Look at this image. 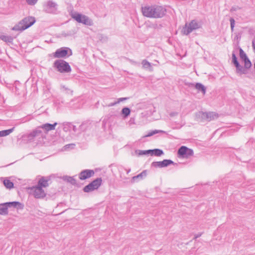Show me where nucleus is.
Returning <instances> with one entry per match:
<instances>
[{
	"label": "nucleus",
	"mask_w": 255,
	"mask_h": 255,
	"mask_svg": "<svg viewBox=\"0 0 255 255\" xmlns=\"http://www.w3.org/2000/svg\"><path fill=\"white\" fill-rule=\"evenodd\" d=\"M141 11L143 15L147 17L159 18L165 15L166 9L162 6L151 5L142 7Z\"/></svg>",
	"instance_id": "1"
},
{
	"label": "nucleus",
	"mask_w": 255,
	"mask_h": 255,
	"mask_svg": "<svg viewBox=\"0 0 255 255\" xmlns=\"http://www.w3.org/2000/svg\"><path fill=\"white\" fill-rule=\"evenodd\" d=\"M35 22V17L27 16L21 21L18 24L12 27V30L14 31H22L32 25Z\"/></svg>",
	"instance_id": "2"
},
{
	"label": "nucleus",
	"mask_w": 255,
	"mask_h": 255,
	"mask_svg": "<svg viewBox=\"0 0 255 255\" xmlns=\"http://www.w3.org/2000/svg\"><path fill=\"white\" fill-rule=\"evenodd\" d=\"M53 67L61 73H70L72 70L69 63L62 59L56 60L53 63Z\"/></svg>",
	"instance_id": "3"
},
{
	"label": "nucleus",
	"mask_w": 255,
	"mask_h": 255,
	"mask_svg": "<svg viewBox=\"0 0 255 255\" xmlns=\"http://www.w3.org/2000/svg\"><path fill=\"white\" fill-rule=\"evenodd\" d=\"M28 138L29 140H37L38 142H42L46 138V135L41 128L38 127L35 130L32 131L28 135Z\"/></svg>",
	"instance_id": "4"
},
{
	"label": "nucleus",
	"mask_w": 255,
	"mask_h": 255,
	"mask_svg": "<svg viewBox=\"0 0 255 255\" xmlns=\"http://www.w3.org/2000/svg\"><path fill=\"white\" fill-rule=\"evenodd\" d=\"M196 117L202 121L210 122L217 119L219 117V115L213 112H203L200 111L196 114Z\"/></svg>",
	"instance_id": "5"
},
{
	"label": "nucleus",
	"mask_w": 255,
	"mask_h": 255,
	"mask_svg": "<svg viewBox=\"0 0 255 255\" xmlns=\"http://www.w3.org/2000/svg\"><path fill=\"white\" fill-rule=\"evenodd\" d=\"M72 17L79 23H82L88 26H92L93 25V20L85 15L75 12V13L72 14Z\"/></svg>",
	"instance_id": "6"
},
{
	"label": "nucleus",
	"mask_w": 255,
	"mask_h": 255,
	"mask_svg": "<svg viewBox=\"0 0 255 255\" xmlns=\"http://www.w3.org/2000/svg\"><path fill=\"white\" fill-rule=\"evenodd\" d=\"M72 55L71 49L68 47H62L56 50L53 53V57L56 58H64L66 56L69 57Z\"/></svg>",
	"instance_id": "7"
},
{
	"label": "nucleus",
	"mask_w": 255,
	"mask_h": 255,
	"mask_svg": "<svg viewBox=\"0 0 255 255\" xmlns=\"http://www.w3.org/2000/svg\"><path fill=\"white\" fill-rule=\"evenodd\" d=\"M102 180L101 178H98L93 180L88 185H86L83 189L85 192H90L94 190L97 189L101 185Z\"/></svg>",
	"instance_id": "8"
},
{
	"label": "nucleus",
	"mask_w": 255,
	"mask_h": 255,
	"mask_svg": "<svg viewBox=\"0 0 255 255\" xmlns=\"http://www.w3.org/2000/svg\"><path fill=\"white\" fill-rule=\"evenodd\" d=\"M31 194L35 198H43L46 196L44 190L38 186H33L30 188Z\"/></svg>",
	"instance_id": "9"
},
{
	"label": "nucleus",
	"mask_w": 255,
	"mask_h": 255,
	"mask_svg": "<svg viewBox=\"0 0 255 255\" xmlns=\"http://www.w3.org/2000/svg\"><path fill=\"white\" fill-rule=\"evenodd\" d=\"M193 150L185 146H182L178 150L179 156L184 158H188L193 155Z\"/></svg>",
	"instance_id": "10"
},
{
	"label": "nucleus",
	"mask_w": 255,
	"mask_h": 255,
	"mask_svg": "<svg viewBox=\"0 0 255 255\" xmlns=\"http://www.w3.org/2000/svg\"><path fill=\"white\" fill-rule=\"evenodd\" d=\"M57 4L52 0H48L43 5L44 10L49 13H54L57 10Z\"/></svg>",
	"instance_id": "11"
},
{
	"label": "nucleus",
	"mask_w": 255,
	"mask_h": 255,
	"mask_svg": "<svg viewBox=\"0 0 255 255\" xmlns=\"http://www.w3.org/2000/svg\"><path fill=\"white\" fill-rule=\"evenodd\" d=\"M171 164H174V162L171 160L164 159L161 161L153 162L151 163V166L156 168H162L166 167Z\"/></svg>",
	"instance_id": "12"
},
{
	"label": "nucleus",
	"mask_w": 255,
	"mask_h": 255,
	"mask_svg": "<svg viewBox=\"0 0 255 255\" xmlns=\"http://www.w3.org/2000/svg\"><path fill=\"white\" fill-rule=\"evenodd\" d=\"M94 174L93 170L85 169L80 173L79 178L80 180H84L93 176Z\"/></svg>",
	"instance_id": "13"
},
{
	"label": "nucleus",
	"mask_w": 255,
	"mask_h": 255,
	"mask_svg": "<svg viewBox=\"0 0 255 255\" xmlns=\"http://www.w3.org/2000/svg\"><path fill=\"white\" fill-rule=\"evenodd\" d=\"M57 125V123H55L54 124H45L40 126L39 128H41V129L45 132V134L47 135V132L52 130H54L55 128V126Z\"/></svg>",
	"instance_id": "14"
},
{
	"label": "nucleus",
	"mask_w": 255,
	"mask_h": 255,
	"mask_svg": "<svg viewBox=\"0 0 255 255\" xmlns=\"http://www.w3.org/2000/svg\"><path fill=\"white\" fill-rule=\"evenodd\" d=\"M191 87H194L199 92H201L203 95H205L206 91V87L201 83H197L196 84H190Z\"/></svg>",
	"instance_id": "15"
},
{
	"label": "nucleus",
	"mask_w": 255,
	"mask_h": 255,
	"mask_svg": "<svg viewBox=\"0 0 255 255\" xmlns=\"http://www.w3.org/2000/svg\"><path fill=\"white\" fill-rule=\"evenodd\" d=\"M147 172L146 170H143L140 173L138 174L136 176H134L132 177L131 179V182L132 183H134L135 182L137 181L138 180H140L143 179L144 177L146 176Z\"/></svg>",
	"instance_id": "16"
},
{
	"label": "nucleus",
	"mask_w": 255,
	"mask_h": 255,
	"mask_svg": "<svg viewBox=\"0 0 255 255\" xmlns=\"http://www.w3.org/2000/svg\"><path fill=\"white\" fill-rule=\"evenodd\" d=\"M236 67V72L237 74L242 75L247 74L248 72V70L245 68V67H243L240 65V64L235 65Z\"/></svg>",
	"instance_id": "17"
},
{
	"label": "nucleus",
	"mask_w": 255,
	"mask_h": 255,
	"mask_svg": "<svg viewBox=\"0 0 255 255\" xmlns=\"http://www.w3.org/2000/svg\"><path fill=\"white\" fill-rule=\"evenodd\" d=\"M193 31L192 28L190 26L188 23H186L185 26L183 27L182 32L184 35H188Z\"/></svg>",
	"instance_id": "18"
},
{
	"label": "nucleus",
	"mask_w": 255,
	"mask_h": 255,
	"mask_svg": "<svg viewBox=\"0 0 255 255\" xmlns=\"http://www.w3.org/2000/svg\"><path fill=\"white\" fill-rule=\"evenodd\" d=\"M141 64L143 68L148 69L150 71H153L151 64L147 60L144 59L141 62Z\"/></svg>",
	"instance_id": "19"
},
{
	"label": "nucleus",
	"mask_w": 255,
	"mask_h": 255,
	"mask_svg": "<svg viewBox=\"0 0 255 255\" xmlns=\"http://www.w3.org/2000/svg\"><path fill=\"white\" fill-rule=\"evenodd\" d=\"M48 180L45 179L44 177H42L39 179L38 182L37 186L42 187H46L48 186Z\"/></svg>",
	"instance_id": "20"
},
{
	"label": "nucleus",
	"mask_w": 255,
	"mask_h": 255,
	"mask_svg": "<svg viewBox=\"0 0 255 255\" xmlns=\"http://www.w3.org/2000/svg\"><path fill=\"white\" fill-rule=\"evenodd\" d=\"M8 206L5 204V203L1 204L0 205V215H7L8 213Z\"/></svg>",
	"instance_id": "21"
},
{
	"label": "nucleus",
	"mask_w": 255,
	"mask_h": 255,
	"mask_svg": "<svg viewBox=\"0 0 255 255\" xmlns=\"http://www.w3.org/2000/svg\"><path fill=\"white\" fill-rule=\"evenodd\" d=\"M63 179L64 181H66L67 182H69L72 185L76 184V180L72 177L68 176H63Z\"/></svg>",
	"instance_id": "22"
},
{
	"label": "nucleus",
	"mask_w": 255,
	"mask_h": 255,
	"mask_svg": "<svg viewBox=\"0 0 255 255\" xmlns=\"http://www.w3.org/2000/svg\"><path fill=\"white\" fill-rule=\"evenodd\" d=\"M5 204H7V206H8V208L10 207H20L21 208V204L19 202L14 201L11 202H6L5 203Z\"/></svg>",
	"instance_id": "23"
},
{
	"label": "nucleus",
	"mask_w": 255,
	"mask_h": 255,
	"mask_svg": "<svg viewBox=\"0 0 255 255\" xmlns=\"http://www.w3.org/2000/svg\"><path fill=\"white\" fill-rule=\"evenodd\" d=\"M193 30L200 28L199 24L195 20H192L190 23H188Z\"/></svg>",
	"instance_id": "24"
},
{
	"label": "nucleus",
	"mask_w": 255,
	"mask_h": 255,
	"mask_svg": "<svg viewBox=\"0 0 255 255\" xmlns=\"http://www.w3.org/2000/svg\"><path fill=\"white\" fill-rule=\"evenodd\" d=\"M0 39L6 42H12L13 40V38L11 36L4 35H0Z\"/></svg>",
	"instance_id": "25"
},
{
	"label": "nucleus",
	"mask_w": 255,
	"mask_h": 255,
	"mask_svg": "<svg viewBox=\"0 0 255 255\" xmlns=\"http://www.w3.org/2000/svg\"><path fill=\"white\" fill-rule=\"evenodd\" d=\"M165 132L163 130L155 129V130H152V131L149 132L147 134L143 136V137H149V136H152L154 134L158 133H165Z\"/></svg>",
	"instance_id": "26"
},
{
	"label": "nucleus",
	"mask_w": 255,
	"mask_h": 255,
	"mask_svg": "<svg viewBox=\"0 0 255 255\" xmlns=\"http://www.w3.org/2000/svg\"><path fill=\"white\" fill-rule=\"evenodd\" d=\"M3 184L7 189H11L13 187V183L8 179H5L3 181Z\"/></svg>",
	"instance_id": "27"
},
{
	"label": "nucleus",
	"mask_w": 255,
	"mask_h": 255,
	"mask_svg": "<svg viewBox=\"0 0 255 255\" xmlns=\"http://www.w3.org/2000/svg\"><path fill=\"white\" fill-rule=\"evenodd\" d=\"M163 154V152L160 149H152L151 155H154L157 156H160Z\"/></svg>",
	"instance_id": "28"
},
{
	"label": "nucleus",
	"mask_w": 255,
	"mask_h": 255,
	"mask_svg": "<svg viewBox=\"0 0 255 255\" xmlns=\"http://www.w3.org/2000/svg\"><path fill=\"white\" fill-rule=\"evenodd\" d=\"M130 110L127 107L124 108L122 110V114L124 115V118H127L129 115Z\"/></svg>",
	"instance_id": "29"
},
{
	"label": "nucleus",
	"mask_w": 255,
	"mask_h": 255,
	"mask_svg": "<svg viewBox=\"0 0 255 255\" xmlns=\"http://www.w3.org/2000/svg\"><path fill=\"white\" fill-rule=\"evenodd\" d=\"M61 90L66 94L72 95L73 91L65 86H61Z\"/></svg>",
	"instance_id": "30"
},
{
	"label": "nucleus",
	"mask_w": 255,
	"mask_h": 255,
	"mask_svg": "<svg viewBox=\"0 0 255 255\" xmlns=\"http://www.w3.org/2000/svg\"><path fill=\"white\" fill-rule=\"evenodd\" d=\"M239 51H240V57L242 60H243L244 61V60H245L248 58L247 57L246 54L245 53V52L244 51V50L241 48H240Z\"/></svg>",
	"instance_id": "31"
},
{
	"label": "nucleus",
	"mask_w": 255,
	"mask_h": 255,
	"mask_svg": "<svg viewBox=\"0 0 255 255\" xmlns=\"http://www.w3.org/2000/svg\"><path fill=\"white\" fill-rule=\"evenodd\" d=\"M244 61L245 63V68H246L247 70L251 67L252 63L248 58L244 60Z\"/></svg>",
	"instance_id": "32"
},
{
	"label": "nucleus",
	"mask_w": 255,
	"mask_h": 255,
	"mask_svg": "<svg viewBox=\"0 0 255 255\" xmlns=\"http://www.w3.org/2000/svg\"><path fill=\"white\" fill-rule=\"evenodd\" d=\"M232 62L234 63L235 66L239 64L235 52H233L232 53Z\"/></svg>",
	"instance_id": "33"
},
{
	"label": "nucleus",
	"mask_w": 255,
	"mask_h": 255,
	"mask_svg": "<svg viewBox=\"0 0 255 255\" xmlns=\"http://www.w3.org/2000/svg\"><path fill=\"white\" fill-rule=\"evenodd\" d=\"M128 99V98H119L118 99V101L114 103H112L110 105L111 106H114L116 104H119L120 103V102H123V101H126L127 100V99Z\"/></svg>",
	"instance_id": "34"
},
{
	"label": "nucleus",
	"mask_w": 255,
	"mask_h": 255,
	"mask_svg": "<svg viewBox=\"0 0 255 255\" xmlns=\"http://www.w3.org/2000/svg\"><path fill=\"white\" fill-rule=\"evenodd\" d=\"M152 149L147 150H140L139 154V155H145L149 153L151 154Z\"/></svg>",
	"instance_id": "35"
},
{
	"label": "nucleus",
	"mask_w": 255,
	"mask_h": 255,
	"mask_svg": "<svg viewBox=\"0 0 255 255\" xmlns=\"http://www.w3.org/2000/svg\"><path fill=\"white\" fill-rule=\"evenodd\" d=\"M230 23H231V31L233 32L234 30L235 21L233 18H231L230 19Z\"/></svg>",
	"instance_id": "36"
},
{
	"label": "nucleus",
	"mask_w": 255,
	"mask_h": 255,
	"mask_svg": "<svg viewBox=\"0 0 255 255\" xmlns=\"http://www.w3.org/2000/svg\"><path fill=\"white\" fill-rule=\"evenodd\" d=\"M14 130V128L6 129V130H2L3 132L4 133V134L5 136L9 135L10 133H11Z\"/></svg>",
	"instance_id": "37"
},
{
	"label": "nucleus",
	"mask_w": 255,
	"mask_h": 255,
	"mask_svg": "<svg viewBox=\"0 0 255 255\" xmlns=\"http://www.w3.org/2000/svg\"><path fill=\"white\" fill-rule=\"evenodd\" d=\"M66 126L70 128H72L74 132H76L77 130L76 127L71 124H67Z\"/></svg>",
	"instance_id": "38"
},
{
	"label": "nucleus",
	"mask_w": 255,
	"mask_h": 255,
	"mask_svg": "<svg viewBox=\"0 0 255 255\" xmlns=\"http://www.w3.org/2000/svg\"><path fill=\"white\" fill-rule=\"evenodd\" d=\"M38 0H26V2L31 5H34Z\"/></svg>",
	"instance_id": "39"
},
{
	"label": "nucleus",
	"mask_w": 255,
	"mask_h": 255,
	"mask_svg": "<svg viewBox=\"0 0 255 255\" xmlns=\"http://www.w3.org/2000/svg\"><path fill=\"white\" fill-rule=\"evenodd\" d=\"M75 146V144L71 143V144H67V145H65L64 147L65 149H66L68 148H74Z\"/></svg>",
	"instance_id": "40"
},
{
	"label": "nucleus",
	"mask_w": 255,
	"mask_h": 255,
	"mask_svg": "<svg viewBox=\"0 0 255 255\" xmlns=\"http://www.w3.org/2000/svg\"><path fill=\"white\" fill-rule=\"evenodd\" d=\"M178 114H179V113L177 112H170L169 114V116L171 118H172V117H176V116H178Z\"/></svg>",
	"instance_id": "41"
},
{
	"label": "nucleus",
	"mask_w": 255,
	"mask_h": 255,
	"mask_svg": "<svg viewBox=\"0 0 255 255\" xmlns=\"http://www.w3.org/2000/svg\"><path fill=\"white\" fill-rule=\"evenodd\" d=\"M202 234H198L195 235L194 239H196L200 237L201 236Z\"/></svg>",
	"instance_id": "42"
},
{
	"label": "nucleus",
	"mask_w": 255,
	"mask_h": 255,
	"mask_svg": "<svg viewBox=\"0 0 255 255\" xmlns=\"http://www.w3.org/2000/svg\"><path fill=\"white\" fill-rule=\"evenodd\" d=\"M0 137L5 136V135L4 134V133L3 132L2 130L0 131Z\"/></svg>",
	"instance_id": "43"
},
{
	"label": "nucleus",
	"mask_w": 255,
	"mask_h": 255,
	"mask_svg": "<svg viewBox=\"0 0 255 255\" xmlns=\"http://www.w3.org/2000/svg\"><path fill=\"white\" fill-rule=\"evenodd\" d=\"M134 120L133 119H131L129 121V123L130 124H132L134 122Z\"/></svg>",
	"instance_id": "44"
},
{
	"label": "nucleus",
	"mask_w": 255,
	"mask_h": 255,
	"mask_svg": "<svg viewBox=\"0 0 255 255\" xmlns=\"http://www.w3.org/2000/svg\"><path fill=\"white\" fill-rule=\"evenodd\" d=\"M126 170H127V173L128 174V173H129L130 172V169H127Z\"/></svg>",
	"instance_id": "45"
},
{
	"label": "nucleus",
	"mask_w": 255,
	"mask_h": 255,
	"mask_svg": "<svg viewBox=\"0 0 255 255\" xmlns=\"http://www.w3.org/2000/svg\"><path fill=\"white\" fill-rule=\"evenodd\" d=\"M66 127H64V130H66Z\"/></svg>",
	"instance_id": "46"
},
{
	"label": "nucleus",
	"mask_w": 255,
	"mask_h": 255,
	"mask_svg": "<svg viewBox=\"0 0 255 255\" xmlns=\"http://www.w3.org/2000/svg\"><path fill=\"white\" fill-rule=\"evenodd\" d=\"M254 68L255 69V64H254Z\"/></svg>",
	"instance_id": "47"
}]
</instances>
